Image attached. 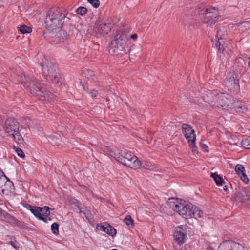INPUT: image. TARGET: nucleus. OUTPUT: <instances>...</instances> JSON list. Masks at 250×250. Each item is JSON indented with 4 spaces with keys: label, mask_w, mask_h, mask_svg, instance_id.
<instances>
[{
    "label": "nucleus",
    "mask_w": 250,
    "mask_h": 250,
    "mask_svg": "<svg viewBox=\"0 0 250 250\" xmlns=\"http://www.w3.org/2000/svg\"><path fill=\"white\" fill-rule=\"evenodd\" d=\"M211 105L215 108L222 107L224 109L230 108L231 103L234 101V98L229 95H226L223 93H218L214 91L210 94Z\"/></svg>",
    "instance_id": "39448f33"
},
{
    "label": "nucleus",
    "mask_w": 250,
    "mask_h": 250,
    "mask_svg": "<svg viewBox=\"0 0 250 250\" xmlns=\"http://www.w3.org/2000/svg\"><path fill=\"white\" fill-rule=\"evenodd\" d=\"M5 132L18 144H23L24 140L20 134L21 127L19 123L13 118L7 119L4 124Z\"/></svg>",
    "instance_id": "20e7f679"
},
{
    "label": "nucleus",
    "mask_w": 250,
    "mask_h": 250,
    "mask_svg": "<svg viewBox=\"0 0 250 250\" xmlns=\"http://www.w3.org/2000/svg\"><path fill=\"white\" fill-rule=\"evenodd\" d=\"M119 154L120 155L118 156V161L123 165L133 169L138 168L141 166L138 158L129 151L122 150Z\"/></svg>",
    "instance_id": "423d86ee"
},
{
    "label": "nucleus",
    "mask_w": 250,
    "mask_h": 250,
    "mask_svg": "<svg viewBox=\"0 0 250 250\" xmlns=\"http://www.w3.org/2000/svg\"><path fill=\"white\" fill-rule=\"evenodd\" d=\"M83 89L86 90V89H85V86H83Z\"/></svg>",
    "instance_id": "052dcab7"
},
{
    "label": "nucleus",
    "mask_w": 250,
    "mask_h": 250,
    "mask_svg": "<svg viewBox=\"0 0 250 250\" xmlns=\"http://www.w3.org/2000/svg\"><path fill=\"white\" fill-rule=\"evenodd\" d=\"M246 67L248 66V62H246Z\"/></svg>",
    "instance_id": "13d9d810"
},
{
    "label": "nucleus",
    "mask_w": 250,
    "mask_h": 250,
    "mask_svg": "<svg viewBox=\"0 0 250 250\" xmlns=\"http://www.w3.org/2000/svg\"><path fill=\"white\" fill-rule=\"evenodd\" d=\"M151 167H152L148 163H146L143 165V168L146 169L151 170L152 169V168H151Z\"/></svg>",
    "instance_id": "49530a36"
},
{
    "label": "nucleus",
    "mask_w": 250,
    "mask_h": 250,
    "mask_svg": "<svg viewBox=\"0 0 250 250\" xmlns=\"http://www.w3.org/2000/svg\"><path fill=\"white\" fill-rule=\"evenodd\" d=\"M228 186L227 185H225L223 187V189L225 190V191H227L228 190Z\"/></svg>",
    "instance_id": "3c124183"
},
{
    "label": "nucleus",
    "mask_w": 250,
    "mask_h": 250,
    "mask_svg": "<svg viewBox=\"0 0 250 250\" xmlns=\"http://www.w3.org/2000/svg\"><path fill=\"white\" fill-rule=\"evenodd\" d=\"M195 209H194L193 213L194 216L196 218H201L203 216V212L197 207L195 206Z\"/></svg>",
    "instance_id": "72a5a7b5"
},
{
    "label": "nucleus",
    "mask_w": 250,
    "mask_h": 250,
    "mask_svg": "<svg viewBox=\"0 0 250 250\" xmlns=\"http://www.w3.org/2000/svg\"><path fill=\"white\" fill-rule=\"evenodd\" d=\"M13 187V184L11 181L8 180L7 182L4 184V185L0 188L2 192L4 193L5 192L11 191Z\"/></svg>",
    "instance_id": "c85d7f7f"
},
{
    "label": "nucleus",
    "mask_w": 250,
    "mask_h": 250,
    "mask_svg": "<svg viewBox=\"0 0 250 250\" xmlns=\"http://www.w3.org/2000/svg\"><path fill=\"white\" fill-rule=\"evenodd\" d=\"M235 171L243 182L246 183L249 182V179L246 174L245 168L242 165L237 164L235 167Z\"/></svg>",
    "instance_id": "f3484780"
},
{
    "label": "nucleus",
    "mask_w": 250,
    "mask_h": 250,
    "mask_svg": "<svg viewBox=\"0 0 250 250\" xmlns=\"http://www.w3.org/2000/svg\"><path fill=\"white\" fill-rule=\"evenodd\" d=\"M131 38L132 39H133V40H135L137 38V35L136 34H134L133 35H132L131 36H130Z\"/></svg>",
    "instance_id": "8fccbe9b"
},
{
    "label": "nucleus",
    "mask_w": 250,
    "mask_h": 250,
    "mask_svg": "<svg viewBox=\"0 0 250 250\" xmlns=\"http://www.w3.org/2000/svg\"><path fill=\"white\" fill-rule=\"evenodd\" d=\"M230 108H234L238 113H245L247 110V107L244 103L238 101H236L234 99L231 103Z\"/></svg>",
    "instance_id": "dca6fc26"
},
{
    "label": "nucleus",
    "mask_w": 250,
    "mask_h": 250,
    "mask_svg": "<svg viewBox=\"0 0 250 250\" xmlns=\"http://www.w3.org/2000/svg\"><path fill=\"white\" fill-rule=\"evenodd\" d=\"M5 175H4L2 176H0V181L2 180V178L5 176Z\"/></svg>",
    "instance_id": "5fc2aeb1"
},
{
    "label": "nucleus",
    "mask_w": 250,
    "mask_h": 250,
    "mask_svg": "<svg viewBox=\"0 0 250 250\" xmlns=\"http://www.w3.org/2000/svg\"><path fill=\"white\" fill-rule=\"evenodd\" d=\"M83 74L87 78H90L94 76V72L88 69H84L83 70Z\"/></svg>",
    "instance_id": "c9c22d12"
},
{
    "label": "nucleus",
    "mask_w": 250,
    "mask_h": 250,
    "mask_svg": "<svg viewBox=\"0 0 250 250\" xmlns=\"http://www.w3.org/2000/svg\"><path fill=\"white\" fill-rule=\"evenodd\" d=\"M8 178L6 176H5L3 178L2 180H1L0 181V189L3 187V186L4 185V184H5L6 182H7L8 180Z\"/></svg>",
    "instance_id": "37998d69"
},
{
    "label": "nucleus",
    "mask_w": 250,
    "mask_h": 250,
    "mask_svg": "<svg viewBox=\"0 0 250 250\" xmlns=\"http://www.w3.org/2000/svg\"><path fill=\"white\" fill-rule=\"evenodd\" d=\"M5 175H4L2 176H0V181L2 180V178L5 176Z\"/></svg>",
    "instance_id": "6e6d98bb"
},
{
    "label": "nucleus",
    "mask_w": 250,
    "mask_h": 250,
    "mask_svg": "<svg viewBox=\"0 0 250 250\" xmlns=\"http://www.w3.org/2000/svg\"><path fill=\"white\" fill-rule=\"evenodd\" d=\"M83 213L85 216V218L88 221H90L93 218V215L89 210L85 209L84 210H82V212L81 213Z\"/></svg>",
    "instance_id": "e433bc0d"
},
{
    "label": "nucleus",
    "mask_w": 250,
    "mask_h": 250,
    "mask_svg": "<svg viewBox=\"0 0 250 250\" xmlns=\"http://www.w3.org/2000/svg\"><path fill=\"white\" fill-rule=\"evenodd\" d=\"M242 146L247 149H250V136L245 138L242 140Z\"/></svg>",
    "instance_id": "2f4dec72"
},
{
    "label": "nucleus",
    "mask_w": 250,
    "mask_h": 250,
    "mask_svg": "<svg viewBox=\"0 0 250 250\" xmlns=\"http://www.w3.org/2000/svg\"><path fill=\"white\" fill-rule=\"evenodd\" d=\"M2 213H3L1 209L0 208V216L1 215H2Z\"/></svg>",
    "instance_id": "864d4df0"
},
{
    "label": "nucleus",
    "mask_w": 250,
    "mask_h": 250,
    "mask_svg": "<svg viewBox=\"0 0 250 250\" xmlns=\"http://www.w3.org/2000/svg\"><path fill=\"white\" fill-rule=\"evenodd\" d=\"M87 12V9L84 7H80L76 10V13L77 14L83 16Z\"/></svg>",
    "instance_id": "58836bf2"
},
{
    "label": "nucleus",
    "mask_w": 250,
    "mask_h": 250,
    "mask_svg": "<svg viewBox=\"0 0 250 250\" xmlns=\"http://www.w3.org/2000/svg\"><path fill=\"white\" fill-rule=\"evenodd\" d=\"M127 34L124 27H120L116 31L114 40L111 42L109 53L113 55L122 54L126 51Z\"/></svg>",
    "instance_id": "7ed1b4c3"
},
{
    "label": "nucleus",
    "mask_w": 250,
    "mask_h": 250,
    "mask_svg": "<svg viewBox=\"0 0 250 250\" xmlns=\"http://www.w3.org/2000/svg\"><path fill=\"white\" fill-rule=\"evenodd\" d=\"M13 148L15 150L17 155L21 158H23L25 157V155L21 149L13 146Z\"/></svg>",
    "instance_id": "ea45409f"
},
{
    "label": "nucleus",
    "mask_w": 250,
    "mask_h": 250,
    "mask_svg": "<svg viewBox=\"0 0 250 250\" xmlns=\"http://www.w3.org/2000/svg\"><path fill=\"white\" fill-rule=\"evenodd\" d=\"M97 229L106 232L107 234L112 237L114 236L116 234V229L113 227L107 224L103 225H97Z\"/></svg>",
    "instance_id": "2eb2a0df"
},
{
    "label": "nucleus",
    "mask_w": 250,
    "mask_h": 250,
    "mask_svg": "<svg viewBox=\"0 0 250 250\" xmlns=\"http://www.w3.org/2000/svg\"><path fill=\"white\" fill-rule=\"evenodd\" d=\"M199 16L202 21L210 26L214 24L219 17L218 10L212 7L201 10Z\"/></svg>",
    "instance_id": "0eeeda50"
},
{
    "label": "nucleus",
    "mask_w": 250,
    "mask_h": 250,
    "mask_svg": "<svg viewBox=\"0 0 250 250\" xmlns=\"http://www.w3.org/2000/svg\"><path fill=\"white\" fill-rule=\"evenodd\" d=\"M38 219L40 220H42V221H43L45 223H47V219L45 217H44L43 216H42V215L40 216L39 218H38Z\"/></svg>",
    "instance_id": "de8ad7c7"
},
{
    "label": "nucleus",
    "mask_w": 250,
    "mask_h": 250,
    "mask_svg": "<svg viewBox=\"0 0 250 250\" xmlns=\"http://www.w3.org/2000/svg\"><path fill=\"white\" fill-rule=\"evenodd\" d=\"M174 239L175 241L179 244H182L184 242L185 240V235L184 233L178 230H176L174 234Z\"/></svg>",
    "instance_id": "4be33fe9"
},
{
    "label": "nucleus",
    "mask_w": 250,
    "mask_h": 250,
    "mask_svg": "<svg viewBox=\"0 0 250 250\" xmlns=\"http://www.w3.org/2000/svg\"><path fill=\"white\" fill-rule=\"evenodd\" d=\"M5 175L3 172L0 169V176H2L3 175Z\"/></svg>",
    "instance_id": "603ef678"
},
{
    "label": "nucleus",
    "mask_w": 250,
    "mask_h": 250,
    "mask_svg": "<svg viewBox=\"0 0 250 250\" xmlns=\"http://www.w3.org/2000/svg\"><path fill=\"white\" fill-rule=\"evenodd\" d=\"M21 84L25 87L29 88L30 93L38 97L40 100L50 102L55 98V95L52 93L49 87L34 77L21 76Z\"/></svg>",
    "instance_id": "f257e3e1"
},
{
    "label": "nucleus",
    "mask_w": 250,
    "mask_h": 250,
    "mask_svg": "<svg viewBox=\"0 0 250 250\" xmlns=\"http://www.w3.org/2000/svg\"><path fill=\"white\" fill-rule=\"evenodd\" d=\"M71 29L68 32L65 31L64 29H59V37H60L62 40L66 39L67 37L73 34V30L74 27L73 26H70Z\"/></svg>",
    "instance_id": "b1692460"
},
{
    "label": "nucleus",
    "mask_w": 250,
    "mask_h": 250,
    "mask_svg": "<svg viewBox=\"0 0 250 250\" xmlns=\"http://www.w3.org/2000/svg\"><path fill=\"white\" fill-rule=\"evenodd\" d=\"M69 203L71 205L72 208L74 209H78L79 210V212L80 214H81L82 212V209L83 208L81 207V203H79L76 199L71 198L69 200Z\"/></svg>",
    "instance_id": "a878e982"
},
{
    "label": "nucleus",
    "mask_w": 250,
    "mask_h": 250,
    "mask_svg": "<svg viewBox=\"0 0 250 250\" xmlns=\"http://www.w3.org/2000/svg\"><path fill=\"white\" fill-rule=\"evenodd\" d=\"M87 1L95 8H97L100 5L99 0H87Z\"/></svg>",
    "instance_id": "79ce46f5"
},
{
    "label": "nucleus",
    "mask_w": 250,
    "mask_h": 250,
    "mask_svg": "<svg viewBox=\"0 0 250 250\" xmlns=\"http://www.w3.org/2000/svg\"><path fill=\"white\" fill-rule=\"evenodd\" d=\"M117 250V249H112V250Z\"/></svg>",
    "instance_id": "bf43d9fd"
},
{
    "label": "nucleus",
    "mask_w": 250,
    "mask_h": 250,
    "mask_svg": "<svg viewBox=\"0 0 250 250\" xmlns=\"http://www.w3.org/2000/svg\"><path fill=\"white\" fill-rule=\"evenodd\" d=\"M42 74L46 79L52 77V75L58 71V68L54 61L44 57L41 63Z\"/></svg>",
    "instance_id": "1a4fd4ad"
},
{
    "label": "nucleus",
    "mask_w": 250,
    "mask_h": 250,
    "mask_svg": "<svg viewBox=\"0 0 250 250\" xmlns=\"http://www.w3.org/2000/svg\"><path fill=\"white\" fill-rule=\"evenodd\" d=\"M200 146L201 147L204 149V150L206 152H208V146L203 143V142H201Z\"/></svg>",
    "instance_id": "c03bdc74"
},
{
    "label": "nucleus",
    "mask_w": 250,
    "mask_h": 250,
    "mask_svg": "<svg viewBox=\"0 0 250 250\" xmlns=\"http://www.w3.org/2000/svg\"><path fill=\"white\" fill-rule=\"evenodd\" d=\"M195 206L190 203H188L186 202H181L180 204L179 214L183 217L188 219L193 218L194 216V209Z\"/></svg>",
    "instance_id": "9d476101"
},
{
    "label": "nucleus",
    "mask_w": 250,
    "mask_h": 250,
    "mask_svg": "<svg viewBox=\"0 0 250 250\" xmlns=\"http://www.w3.org/2000/svg\"><path fill=\"white\" fill-rule=\"evenodd\" d=\"M211 177L214 179L216 184L218 186H222L225 184V181L218 174L216 173H212Z\"/></svg>",
    "instance_id": "cd10ccee"
},
{
    "label": "nucleus",
    "mask_w": 250,
    "mask_h": 250,
    "mask_svg": "<svg viewBox=\"0 0 250 250\" xmlns=\"http://www.w3.org/2000/svg\"><path fill=\"white\" fill-rule=\"evenodd\" d=\"M182 129L185 137L188 139L189 146L193 148V151H194L196 140V135L194 134V130L188 124H183Z\"/></svg>",
    "instance_id": "9b49d317"
},
{
    "label": "nucleus",
    "mask_w": 250,
    "mask_h": 250,
    "mask_svg": "<svg viewBox=\"0 0 250 250\" xmlns=\"http://www.w3.org/2000/svg\"><path fill=\"white\" fill-rule=\"evenodd\" d=\"M50 138V142L53 146H58L61 141V138L60 134L56 133L51 135Z\"/></svg>",
    "instance_id": "393cba45"
},
{
    "label": "nucleus",
    "mask_w": 250,
    "mask_h": 250,
    "mask_svg": "<svg viewBox=\"0 0 250 250\" xmlns=\"http://www.w3.org/2000/svg\"><path fill=\"white\" fill-rule=\"evenodd\" d=\"M60 76L59 73L57 71L52 75V77L46 79L48 81H51L54 84H58L60 82Z\"/></svg>",
    "instance_id": "c756f323"
},
{
    "label": "nucleus",
    "mask_w": 250,
    "mask_h": 250,
    "mask_svg": "<svg viewBox=\"0 0 250 250\" xmlns=\"http://www.w3.org/2000/svg\"><path fill=\"white\" fill-rule=\"evenodd\" d=\"M207 250H215L213 248H208Z\"/></svg>",
    "instance_id": "4d7b16f0"
},
{
    "label": "nucleus",
    "mask_w": 250,
    "mask_h": 250,
    "mask_svg": "<svg viewBox=\"0 0 250 250\" xmlns=\"http://www.w3.org/2000/svg\"><path fill=\"white\" fill-rule=\"evenodd\" d=\"M181 202L177 199L171 198L169 199V201L167 203V206L175 212H179L180 204H181Z\"/></svg>",
    "instance_id": "6ab92c4d"
},
{
    "label": "nucleus",
    "mask_w": 250,
    "mask_h": 250,
    "mask_svg": "<svg viewBox=\"0 0 250 250\" xmlns=\"http://www.w3.org/2000/svg\"><path fill=\"white\" fill-rule=\"evenodd\" d=\"M238 247L241 246L232 241H226L223 242L219 246L220 250H238Z\"/></svg>",
    "instance_id": "4468645a"
},
{
    "label": "nucleus",
    "mask_w": 250,
    "mask_h": 250,
    "mask_svg": "<svg viewBox=\"0 0 250 250\" xmlns=\"http://www.w3.org/2000/svg\"><path fill=\"white\" fill-rule=\"evenodd\" d=\"M11 245L16 249H18L19 247V244L16 241H11Z\"/></svg>",
    "instance_id": "a18cd8bd"
},
{
    "label": "nucleus",
    "mask_w": 250,
    "mask_h": 250,
    "mask_svg": "<svg viewBox=\"0 0 250 250\" xmlns=\"http://www.w3.org/2000/svg\"><path fill=\"white\" fill-rule=\"evenodd\" d=\"M246 62H248V67L250 66V58L245 57L244 58L239 57L236 60V63L238 64V66L242 67H246Z\"/></svg>",
    "instance_id": "5701e85b"
},
{
    "label": "nucleus",
    "mask_w": 250,
    "mask_h": 250,
    "mask_svg": "<svg viewBox=\"0 0 250 250\" xmlns=\"http://www.w3.org/2000/svg\"><path fill=\"white\" fill-rule=\"evenodd\" d=\"M41 215L44 216H48L50 215V208L47 206H44L43 208H41Z\"/></svg>",
    "instance_id": "f704fd0d"
},
{
    "label": "nucleus",
    "mask_w": 250,
    "mask_h": 250,
    "mask_svg": "<svg viewBox=\"0 0 250 250\" xmlns=\"http://www.w3.org/2000/svg\"><path fill=\"white\" fill-rule=\"evenodd\" d=\"M96 31L101 35L107 34L111 30V24L100 23L99 21H97L95 23Z\"/></svg>",
    "instance_id": "ddd939ff"
},
{
    "label": "nucleus",
    "mask_w": 250,
    "mask_h": 250,
    "mask_svg": "<svg viewBox=\"0 0 250 250\" xmlns=\"http://www.w3.org/2000/svg\"><path fill=\"white\" fill-rule=\"evenodd\" d=\"M123 222L127 226L133 227L134 226L133 220L130 215H127L123 220Z\"/></svg>",
    "instance_id": "473e14b6"
},
{
    "label": "nucleus",
    "mask_w": 250,
    "mask_h": 250,
    "mask_svg": "<svg viewBox=\"0 0 250 250\" xmlns=\"http://www.w3.org/2000/svg\"><path fill=\"white\" fill-rule=\"evenodd\" d=\"M228 27L225 25H219L217 27L216 38L217 42L215 47L218 48V51L223 52L228 46L227 43V37L228 34Z\"/></svg>",
    "instance_id": "6e6552de"
},
{
    "label": "nucleus",
    "mask_w": 250,
    "mask_h": 250,
    "mask_svg": "<svg viewBox=\"0 0 250 250\" xmlns=\"http://www.w3.org/2000/svg\"><path fill=\"white\" fill-rule=\"evenodd\" d=\"M19 30L22 34L29 33L32 31L31 28L25 25H21L19 27Z\"/></svg>",
    "instance_id": "7c9ffc66"
},
{
    "label": "nucleus",
    "mask_w": 250,
    "mask_h": 250,
    "mask_svg": "<svg viewBox=\"0 0 250 250\" xmlns=\"http://www.w3.org/2000/svg\"><path fill=\"white\" fill-rule=\"evenodd\" d=\"M234 199L237 203H245L250 200V189L239 190L234 194Z\"/></svg>",
    "instance_id": "f8f14e48"
},
{
    "label": "nucleus",
    "mask_w": 250,
    "mask_h": 250,
    "mask_svg": "<svg viewBox=\"0 0 250 250\" xmlns=\"http://www.w3.org/2000/svg\"><path fill=\"white\" fill-rule=\"evenodd\" d=\"M65 11L55 8H51L46 14L45 24L50 30L61 29L62 25L69 23L70 19Z\"/></svg>",
    "instance_id": "f03ea898"
},
{
    "label": "nucleus",
    "mask_w": 250,
    "mask_h": 250,
    "mask_svg": "<svg viewBox=\"0 0 250 250\" xmlns=\"http://www.w3.org/2000/svg\"><path fill=\"white\" fill-rule=\"evenodd\" d=\"M225 82L226 84L230 85L234 87L238 84L239 80L236 75L234 72H229L227 75Z\"/></svg>",
    "instance_id": "a211bd4d"
},
{
    "label": "nucleus",
    "mask_w": 250,
    "mask_h": 250,
    "mask_svg": "<svg viewBox=\"0 0 250 250\" xmlns=\"http://www.w3.org/2000/svg\"><path fill=\"white\" fill-rule=\"evenodd\" d=\"M59 225L57 223H54L51 226V229L53 234H58L59 233Z\"/></svg>",
    "instance_id": "4c0bfd02"
},
{
    "label": "nucleus",
    "mask_w": 250,
    "mask_h": 250,
    "mask_svg": "<svg viewBox=\"0 0 250 250\" xmlns=\"http://www.w3.org/2000/svg\"><path fill=\"white\" fill-rule=\"evenodd\" d=\"M239 28V30L242 32L250 29V21L237 23L232 26V28Z\"/></svg>",
    "instance_id": "412c9836"
},
{
    "label": "nucleus",
    "mask_w": 250,
    "mask_h": 250,
    "mask_svg": "<svg viewBox=\"0 0 250 250\" xmlns=\"http://www.w3.org/2000/svg\"><path fill=\"white\" fill-rule=\"evenodd\" d=\"M4 216V219L10 223H14L15 221V219L14 217L12 216L11 215L8 213H6L5 214V212L2 213Z\"/></svg>",
    "instance_id": "a19ab883"
},
{
    "label": "nucleus",
    "mask_w": 250,
    "mask_h": 250,
    "mask_svg": "<svg viewBox=\"0 0 250 250\" xmlns=\"http://www.w3.org/2000/svg\"><path fill=\"white\" fill-rule=\"evenodd\" d=\"M28 208L34 215L38 219L41 215L42 209L41 207L28 205Z\"/></svg>",
    "instance_id": "bb28decb"
},
{
    "label": "nucleus",
    "mask_w": 250,
    "mask_h": 250,
    "mask_svg": "<svg viewBox=\"0 0 250 250\" xmlns=\"http://www.w3.org/2000/svg\"><path fill=\"white\" fill-rule=\"evenodd\" d=\"M91 95L93 97H96L97 94H98V92L97 91L93 89L91 91Z\"/></svg>",
    "instance_id": "09e8293b"
},
{
    "label": "nucleus",
    "mask_w": 250,
    "mask_h": 250,
    "mask_svg": "<svg viewBox=\"0 0 250 250\" xmlns=\"http://www.w3.org/2000/svg\"><path fill=\"white\" fill-rule=\"evenodd\" d=\"M105 152L108 156L114 158L117 161L118 159V156L120 155L119 154H120V151L115 146H112L111 147H107L106 148Z\"/></svg>",
    "instance_id": "aec40b11"
}]
</instances>
